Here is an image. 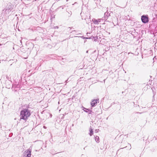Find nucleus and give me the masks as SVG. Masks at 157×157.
Masks as SVG:
<instances>
[{"mask_svg":"<svg viewBox=\"0 0 157 157\" xmlns=\"http://www.w3.org/2000/svg\"><path fill=\"white\" fill-rule=\"evenodd\" d=\"M31 115L29 111L27 109H24L21 112V119L26 120Z\"/></svg>","mask_w":157,"mask_h":157,"instance_id":"nucleus-1","label":"nucleus"},{"mask_svg":"<svg viewBox=\"0 0 157 157\" xmlns=\"http://www.w3.org/2000/svg\"><path fill=\"white\" fill-rule=\"evenodd\" d=\"M31 150L30 149L25 151L23 153V157H31Z\"/></svg>","mask_w":157,"mask_h":157,"instance_id":"nucleus-2","label":"nucleus"},{"mask_svg":"<svg viewBox=\"0 0 157 157\" xmlns=\"http://www.w3.org/2000/svg\"><path fill=\"white\" fill-rule=\"evenodd\" d=\"M82 20H88L90 19V16L88 13H87L84 16H82Z\"/></svg>","mask_w":157,"mask_h":157,"instance_id":"nucleus-3","label":"nucleus"},{"mask_svg":"<svg viewBox=\"0 0 157 157\" xmlns=\"http://www.w3.org/2000/svg\"><path fill=\"white\" fill-rule=\"evenodd\" d=\"M99 99H94L92 100L91 102V105L92 107H94L97 105Z\"/></svg>","mask_w":157,"mask_h":157,"instance_id":"nucleus-4","label":"nucleus"},{"mask_svg":"<svg viewBox=\"0 0 157 157\" xmlns=\"http://www.w3.org/2000/svg\"><path fill=\"white\" fill-rule=\"evenodd\" d=\"M13 7L14 6L12 5L11 3H9L7 4L5 9L12 10L13 9Z\"/></svg>","mask_w":157,"mask_h":157,"instance_id":"nucleus-5","label":"nucleus"},{"mask_svg":"<svg viewBox=\"0 0 157 157\" xmlns=\"http://www.w3.org/2000/svg\"><path fill=\"white\" fill-rule=\"evenodd\" d=\"M11 10L5 9L3 10L2 14V15L3 14L5 13H6V14H8L9 12H10Z\"/></svg>","mask_w":157,"mask_h":157,"instance_id":"nucleus-6","label":"nucleus"},{"mask_svg":"<svg viewBox=\"0 0 157 157\" xmlns=\"http://www.w3.org/2000/svg\"><path fill=\"white\" fill-rule=\"evenodd\" d=\"M110 16L108 12H106L105 13L104 17L105 20H107L108 19H109Z\"/></svg>","mask_w":157,"mask_h":157,"instance_id":"nucleus-7","label":"nucleus"},{"mask_svg":"<svg viewBox=\"0 0 157 157\" xmlns=\"http://www.w3.org/2000/svg\"><path fill=\"white\" fill-rule=\"evenodd\" d=\"M148 19L147 15H143L141 16V20H148Z\"/></svg>","mask_w":157,"mask_h":157,"instance_id":"nucleus-8","label":"nucleus"},{"mask_svg":"<svg viewBox=\"0 0 157 157\" xmlns=\"http://www.w3.org/2000/svg\"><path fill=\"white\" fill-rule=\"evenodd\" d=\"M95 141L97 143H99L100 142L99 138L98 136H95Z\"/></svg>","mask_w":157,"mask_h":157,"instance_id":"nucleus-9","label":"nucleus"},{"mask_svg":"<svg viewBox=\"0 0 157 157\" xmlns=\"http://www.w3.org/2000/svg\"><path fill=\"white\" fill-rule=\"evenodd\" d=\"M90 131V133L89 134L91 136L93 134V130L92 128H90L89 130Z\"/></svg>","mask_w":157,"mask_h":157,"instance_id":"nucleus-10","label":"nucleus"},{"mask_svg":"<svg viewBox=\"0 0 157 157\" xmlns=\"http://www.w3.org/2000/svg\"><path fill=\"white\" fill-rule=\"evenodd\" d=\"M55 15L54 14H52L51 16V20L54 19L55 18Z\"/></svg>","mask_w":157,"mask_h":157,"instance_id":"nucleus-11","label":"nucleus"},{"mask_svg":"<svg viewBox=\"0 0 157 157\" xmlns=\"http://www.w3.org/2000/svg\"><path fill=\"white\" fill-rule=\"evenodd\" d=\"M93 22L95 24H97L98 22H100L99 21H98V20H93Z\"/></svg>","mask_w":157,"mask_h":157,"instance_id":"nucleus-12","label":"nucleus"},{"mask_svg":"<svg viewBox=\"0 0 157 157\" xmlns=\"http://www.w3.org/2000/svg\"><path fill=\"white\" fill-rule=\"evenodd\" d=\"M142 22L144 23H146L148 22V20H141Z\"/></svg>","mask_w":157,"mask_h":157,"instance_id":"nucleus-13","label":"nucleus"},{"mask_svg":"<svg viewBox=\"0 0 157 157\" xmlns=\"http://www.w3.org/2000/svg\"><path fill=\"white\" fill-rule=\"evenodd\" d=\"M85 110H84V111L86 112H88V111H90V109L86 108H85Z\"/></svg>","mask_w":157,"mask_h":157,"instance_id":"nucleus-14","label":"nucleus"},{"mask_svg":"<svg viewBox=\"0 0 157 157\" xmlns=\"http://www.w3.org/2000/svg\"><path fill=\"white\" fill-rule=\"evenodd\" d=\"M98 129H96L95 130V132L96 133H97L98 132Z\"/></svg>","mask_w":157,"mask_h":157,"instance_id":"nucleus-15","label":"nucleus"},{"mask_svg":"<svg viewBox=\"0 0 157 157\" xmlns=\"http://www.w3.org/2000/svg\"><path fill=\"white\" fill-rule=\"evenodd\" d=\"M58 27L57 26H56L54 27V28H55V29H56V28L58 29Z\"/></svg>","mask_w":157,"mask_h":157,"instance_id":"nucleus-16","label":"nucleus"},{"mask_svg":"<svg viewBox=\"0 0 157 157\" xmlns=\"http://www.w3.org/2000/svg\"><path fill=\"white\" fill-rule=\"evenodd\" d=\"M85 38L87 39H90V38L86 37V38Z\"/></svg>","mask_w":157,"mask_h":157,"instance_id":"nucleus-17","label":"nucleus"},{"mask_svg":"<svg viewBox=\"0 0 157 157\" xmlns=\"http://www.w3.org/2000/svg\"><path fill=\"white\" fill-rule=\"evenodd\" d=\"M98 20H103V19H102L100 18V19H98Z\"/></svg>","mask_w":157,"mask_h":157,"instance_id":"nucleus-18","label":"nucleus"},{"mask_svg":"<svg viewBox=\"0 0 157 157\" xmlns=\"http://www.w3.org/2000/svg\"><path fill=\"white\" fill-rule=\"evenodd\" d=\"M44 128H46V127H45V126H44Z\"/></svg>","mask_w":157,"mask_h":157,"instance_id":"nucleus-19","label":"nucleus"},{"mask_svg":"<svg viewBox=\"0 0 157 157\" xmlns=\"http://www.w3.org/2000/svg\"><path fill=\"white\" fill-rule=\"evenodd\" d=\"M71 11H70V13H71Z\"/></svg>","mask_w":157,"mask_h":157,"instance_id":"nucleus-20","label":"nucleus"},{"mask_svg":"<svg viewBox=\"0 0 157 157\" xmlns=\"http://www.w3.org/2000/svg\"><path fill=\"white\" fill-rule=\"evenodd\" d=\"M71 11H70V13H71Z\"/></svg>","mask_w":157,"mask_h":157,"instance_id":"nucleus-21","label":"nucleus"},{"mask_svg":"<svg viewBox=\"0 0 157 157\" xmlns=\"http://www.w3.org/2000/svg\"><path fill=\"white\" fill-rule=\"evenodd\" d=\"M71 11H70V13H71Z\"/></svg>","mask_w":157,"mask_h":157,"instance_id":"nucleus-22","label":"nucleus"},{"mask_svg":"<svg viewBox=\"0 0 157 157\" xmlns=\"http://www.w3.org/2000/svg\"><path fill=\"white\" fill-rule=\"evenodd\" d=\"M88 51H86V53H88Z\"/></svg>","mask_w":157,"mask_h":157,"instance_id":"nucleus-23","label":"nucleus"},{"mask_svg":"<svg viewBox=\"0 0 157 157\" xmlns=\"http://www.w3.org/2000/svg\"><path fill=\"white\" fill-rule=\"evenodd\" d=\"M82 14V13H81V15Z\"/></svg>","mask_w":157,"mask_h":157,"instance_id":"nucleus-24","label":"nucleus"},{"mask_svg":"<svg viewBox=\"0 0 157 157\" xmlns=\"http://www.w3.org/2000/svg\"><path fill=\"white\" fill-rule=\"evenodd\" d=\"M94 20H96V19H94Z\"/></svg>","mask_w":157,"mask_h":157,"instance_id":"nucleus-25","label":"nucleus"}]
</instances>
